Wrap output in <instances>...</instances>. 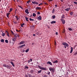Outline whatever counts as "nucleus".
Returning a JSON list of instances; mask_svg holds the SVG:
<instances>
[{
    "label": "nucleus",
    "mask_w": 77,
    "mask_h": 77,
    "mask_svg": "<svg viewBox=\"0 0 77 77\" xmlns=\"http://www.w3.org/2000/svg\"><path fill=\"white\" fill-rule=\"evenodd\" d=\"M38 67L40 69H42V70H47V69H46V68L41 67L40 66H38Z\"/></svg>",
    "instance_id": "1"
},
{
    "label": "nucleus",
    "mask_w": 77,
    "mask_h": 77,
    "mask_svg": "<svg viewBox=\"0 0 77 77\" xmlns=\"http://www.w3.org/2000/svg\"><path fill=\"white\" fill-rule=\"evenodd\" d=\"M49 69L50 70V71L52 72H54L55 69L54 68H49Z\"/></svg>",
    "instance_id": "2"
},
{
    "label": "nucleus",
    "mask_w": 77,
    "mask_h": 77,
    "mask_svg": "<svg viewBox=\"0 0 77 77\" xmlns=\"http://www.w3.org/2000/svg\"><path fill=\"white\" fill-rule=\"evenodd\" d=\"M14 38H12V40L14 41H15L17 39V36L16 35H14Z\"/></svg>",
    "instance_id": "3"
},
{
    "label": "nucleus",
    "mask_w": 77,
    "mask_h": 77,
    "mask_svg": "<svg viewBox=\"0 0 77 77\" xmlns=\"http://www.w3.org/2000/svg\"><path fill=\"white\" fill-rule=\"evenodd\" d=\"M63 45H65L67 47H68L69 45H68V44L67 43H66V42H64L63 43Z\"/></svg>",
    "instance_id": "4"
},
{
    "label": "nucleus",
    "mask_w": 77,
    "mask_h": 77,
    "mask_svg": "<svg viewBox=\"0 0 77 77\" xmlns=\"http://www.w3.org/2000/svg\"><path fill=\"white\" fill-rule=\"evenodd\" d=\"M61 20L63 24H64L65 23V20H63V19H61Z\"/></svg>",
    "instance_id": "5"
},
{
    "label": "nucleus",
    "mask_w": 77,
    "mask_h": 77,
    "mask_svg": "<svg viewBox=\"0 0 77 77\" xmlns=\"http://www.w3.org/2000/svg\"><path fill=\"white\" fill-rule=\"evenodd\" d=\"M32 3L33 4H35V5H38L39 4V3L38 2H37L35 1L34 2H32Z\"/></svg>",
    "instance_id": "6"
},
{
    "label": "nucleus",
    "mask_w": 77,
    "mask_h": 77,
    "mask_svg": "<svg viewBox=\"0 0 77 77\" xmlns=\"http://www.w3.org/2000/svg\"><path fill=\"white\" fill-rule=\"evenodd\" d=\"M25 12L26 14H29V10H28V9H26L25 10Z\"/></svg>",
    "instance_id": "7"
},
{
    "label": "nucleus",
    "mask_w": 77,
    "mask_h": 77,
    "mask_svg": "<svg viewBox=\"0 0 77 77\" xmlns=\"http://www.w3.org/2000/svg\"><path fill=\"white\" fill-rule=\"evenodd\" d=\"M47 64H49V65H53V64H52V63L50 61H48V62L47 63Z\"/></svg>",
    "instance_id": "8"
},
{
    "label": "nucleus",
    "mask_w": 77,
    "mask_h": 77,
    "mask_svg": "<svg viewBox=\"0 0 77 77\" xmlns=\"http://www.w3.org/2000/svg\"><path fill=\"white\" fill-rule=\"evenodd\" d=\"M25 46L26 45L24 44L21 45H20V46H19V48H22V47H25Z\"/></svg>",
    "instance_id": "9"
},
{
    "label": "nucleus",
    "mask_w": 77,
    "mask_h": 77,
    "mask_svg": "<svg viewBox=\"0 0 77 77\" xmlns=\"http://www.w3.org/2000/svg\"><path fill=\"white\" fill-rule=\"evenodd\" d=\"M25 43V42H24V41H22L20 42V45L23 44H24Z\"/></svg>",
    "instance_id": "10"
},
{
    "label": "nucleus",
    "mask_w": 77,
    "mask_h": 77,
    "mask_svg": "<svg viewBox=\"0 0 77 77\" xmlns=\"http://www.w3.org/2000/svg\"><path fill=\"white\" fill-rule=\"evenodd\" d=\"M36 10H41V8L40 7H36Z\"/></svg>",
    "instance_id": "11"
},
{
    "label": "nucleus",
    "mask_w": 77,
    "mask_h": 77,
    "mask_svg": "<svg viewBox=\"0 0 77 77\" xmlns=\"http://www.w3.org/2000/svg\"><path fill=\"white\" fill-rule=\"evenodd\" d=\"M10 63L12 64V66H13V67H14L15 66V65H14V64L13 63V62L12 61H11L10 62Z\"/></svg>",
    "instance_id": "12"
},
{
    "label": "nucleus",
    "mask_w": 77,
    "mask_h": 77,
    "mask_svg": "<svg viewBox=\"0 0 77 77\" xmlns=\"http://www.w3.org/2000/svg\"><path fill=\"white\" fill-rule=\"evenodd\" d=\"M6 68H7L8 69H10L11 68V66L10 65H7Z\"/></svg>",
    "instance_id": "13"
},
{
    "label": "nucleus",
    "mask_w": 77,
    "mask_h": 77,
    "mask_svg": "<svg viewBox=\"0 0 77 77\" xmlns=\"http://www.w3.org/2000/svg\"><path fill=\"white\" fill-rule=\"evenodd\" d=\"M38 20H41L42 18H41V16H40L38 17Z\"/></svg>",
    "instance_id": "14"
},
{
    "label": "nucleus",
    "mask_w": 77,
    "mask_h": 77,
    "mask_svg": "<svg viewBox=\"0 0 77 77\" xmlns=\"http://www.w3.org/2000/svg\"><path fill=\"white\" fill-rule=\"evenodd\" d=\"M56 23V21H52L51 23V24H54V23Z\"/></svg>",
    "instance_id": "15"
},
{
    "label": "nucleus",
    "mask_w": 77,
    "mask_h": 77,
    "mask_svg": "<svg viewBox=\"0 0 77 77\" xmlns=\"http://www.w3.org/2000/svg\"><path fill=\"white\" fill-rule=\"evenodd\" d=\"M71 51H70V53H72V51H73V48H72V47H71Z\"/></svg>",
    "instance_id": "16"
},
{
    "label": "nucleus",
    "mask_w": 77,
    "mask_h": 77,
    "mask_svg": "<svg viewBox=\"0 0 77 77\" xmlns=\"http://www.w3.org/2000/svg\"><path fill=\"white\" fill-rule=\"evenodd\" d=\"M9 15H10V13H9L7 14V17L8 18H9Z\"/></svg>",
    "instance_id": "17"
},
{
    "label": "nucleus",
    "mask_w": 77,
    "mask_h": 77,
    "mask_svg": "<svg viewBox=\"0 0 77 77\" xmlns=\"http://www.w3.org/2000/svg\"><path fill=\"white\" fill-rule=\"evenodd\" d=\"M25 19L26 20V21H29V20H29V18H28L27 17H25Z\"/></svg>",
    "instance_id": "18"
},
{
    "label": "nucleus",
    "mask_w": 77,
    "mask_h": 77,
    "mask_svg": "<svg viewBox=\"0 0 77 77\" xmlns=\"http://www.w3.org/2000/svg\"><path fill=\"white\" fill-rule=\"evenodd\" d=\"M15 17L17 19V20L18 21V16H15Z\"/></svg>",
    "instance_id": "19"
},
{
    "label": "nucleus",
    "mask_w": 77,
    "mask_h": 77,
    "mask_svg": "<svg viewBox=\"0 0 77 77\" xmlns=\"http://www.w3.org/2000/svg\"><path fill=\"white\" fill-rule=\"evenodd\" d=\"M62 18H65V15L63 14L61 17Z\"/></svg>",
    "instance_id": "20"
},
{
    "label": "nucleus",
    "mask_w": 77,
    "mask_h": 77,
    "mask_svg": "<svg viewBox=\"0 0 77 77\" xmlns=\"http://www.w3.org/2000/svg\"><path fill=\"white\" fill-rule=\"evenodd\" d=\"M29 51V49H27L25 51V52L26 53H27Z\"/></svg>",
    "instance_id": "21"
},
{
    "label": "nucleus",
    "mask_w": 77,
    "mask_h": 77,
    "mask_svg": "<svg viewBox=\"0 0 77 77\" xmlns=\"http://www.w3.org/2000/svg\"><path fill=\"white\" fill-rule=\"evenodd\" d=\"M5 33H3V32H2V36H5Z\"/></svg>",
    "instance_id": "22"
},
{
    "label": "nucleus",
    "mask_w": 77,
    "mask_h": 77,
    "mask_svg": "<svg viewBox=\"0 0 77 77\" xmlns=\"http://www.w3.org/2000/svg\"><path fill=\"white\" fill-rule=\"evenodd\" d=\"M24 24H25L24 23H23L22 24H21V26L22 27H23V26H24Z\"/></svg>",
    "instance_id": "23"
},
{
    "label": "nucleus",
    "mask_w": 77,
    "mask_h": 77,
    "mask_svg": "<svg viewBox=\"0 0 77 77\" xmlns=\"http://www.w3.org/2000/svg\"><path fill=\"white\" fill-rule=\"evenodd\" d=\"M42 72V70H40L39 71H38V73L39 74V73H41Z\"/></svg>",
    "instance_id": "24"
},
{
    "label": "nucleus",
    "mask_w": 77,
    "mask_h": 77,
    "mask_svg": "<svg viewBox=\"0 0 77 77\" xmlns=\"http://www.w3.org/2000/svg\"><path fill=\"white\" fill-rule=\"evenodd\" d=\"M4 40L3 39H2L1 40V42H4Z\"/></svg>",
    "instance_id": "25"
},
{
    "label": "nucleus",
    "mask_w": 77,
    "mask_h": 77,
    "mask_svg": "<svg viewBox=\"0 0 77 77\" xmlns=\"http://www.w3.org/2000/svg\"><path fill=\"white\" fill-rule=\"evenodd\" d=\"M24 68L25 69H26H26H28V68H29V67L25 66Z\"/></svg>",
    "instance_id": "26"
},
{
    "label": "nucleus",
    "mask_w": 77,
    "mask_h": 77,
    "mask_svg": "<svg viewBox=\"0 0 77 77\" xmlns=\"http://www.w3.org/2000/svg\"><path fill=\"white\" fill-rule=\"evenodd\" d=\"M69 9H70V8H68L67 9H66L65 11H68L69 10Z\"/></svg>",
    "instance_id": "27"
},
{
    "label": "nucleus",
    "mask_w": 77,
    "mask_h": 77,
    "mask_svg": "<svg viewBox=\"0 0 77 77\" xmlns=\"http://www.w3.org/2000/svg\"><path fill=\"white\" fill-rule=\"evenodd\" d=\"M30 72H31V73L32 74H33V70H31L30 71Z\"/></svg>",
    "instance_id": "28"
},
{
    "label": "nucleus",
    "mask_w": 77,
    "mask_h": 77,
    "mask_svg": "<svg viewBox=\"0 0 77 77\" xmlns=\"http://www.w3.org/2000/svg\"><path fill=\"white\" fill-rule=\"evenodd\" d=\"M52 18L53 19H54V18H56V16H55V15H53V16H52Z\"/></svg>",
    "instance_id": "29"
},
{
    "label": "nucleus",
    "mask_w": 77,
    "mask_h": 77,
    "mask_svg": "<svg viewBox=\"0 0 77 77\" xmlns=\"http://www.w3.org/2000/svg\"><path fill=\"white\" fill-rule=\"evenodd\" d=\"M55 11V10H54V9L52 11V13L53 14Z\"/></svg>",
    "instance_id": "30"
},
{
    "label": "nucleus",
    "mask_w": 77,
    "mask_h": 77,
    "mask_svg": "<svg viewBox=\"0 0 77 77\" xmlns=\"http://www.w3.org/2000/svg\"><path fill=\"white\" fill-rule=\"evenodd\" d=\"M33 16L34 17H35L36 16V14L35 13H33Z\"/></svg>",
    "instance_id": "31"
},
{
    "label": "nucleus",
    "mask_w": 77,
    "mask_h": 77,
    "mask_svg": "<svg viewBox=\"0 0 77 77\" xmlns=\"http://www.w3.org/2000/svg\"><path fill=\"white\" fill-rule=\"evenodd\" d=\"M69 30H70V31H72V29L71 28H69Z\"/></svg>",
    "instance_id": "32"
},
{
    "label": "nucleus",
    "mask_w": 77,
    "mask_h": 77,
    "mask_svg": "<svg viewBox=\"0 0 77 77\" xmlns=\"http://www.w3.org/2000/svg\"><path fill=\"white\" fill-rule=\"evenodd\" d=\"M5 42L6 43L8 44V40H5Z\"/></svg>",
    "instance_id": "33"
},
{
    "label": "nucleus",
    "mask_w": 77,
    "mask_h": 77,
    "mask_svg": "<svg viewBox=\"0 0 77 77\" xmlns=\"http://www.w3.org/2000/svg\"><path fill=\"white\" fill-rule=\"evenodd\" d=\"M29 77H35V76H32L31 75H29Z\"/></svg>",
    "instance_id": "34"
},
{
    "label": "nucleus",
    "mask_w": 77,
    "mask_h": 77,
    "mask_svg": "<svg viewBox=\"0 0 77 77\" xmlns=\"http://www.w3.org/2000/svg\"><path fill=\"white\" fill-rule=\"evenodd\" d=\"M13 23L14 24H17V21H13Z\"/></svg>",
    "instance_id": "35"
},
{
    "label": "nucleus",
    "mask_w": 77,
    "mask_h": 77,
    "mask_svg": "<svg viewBox=\"0 0 77 77\" xmlns=\"http://www.w3.org/2000/svg\"><path fill=\"white\" fill-rule=\"evenodd\" d=\"M18 7H19V8H21V9H23V8H22V7H21V6H19V5H18Z\"/></svg>",
    "instance_id": "36"
},
{
    "label": "nucleus",
    "mask_w": 77,
    "mask_h": 77,
    "mask_svg": "<svg viewBox=\"0 0 77 77\" xmlns=\"http://www.w3.org/2000/svg\"><path fill=\"white\" fill-rule=\"evenodd\" d=\"M70 14L71 15H72L73 14V12H71L70 13Z\"/></svg>",
    "instance_id": "37"
},
{
    "label": "nucleus",
    "mask_w": 77,
    "mask_h": 77,
    "mask_svg": "<svg viewBox=\"0 0 77 77\" xmlns=\"http://www.w3.org/2000/svg\"><path fill=\"white\" fill-rule=\"evenodd\" d=\"M77 54V52H76L75 53H74V56L75 55H76Z\"/></svg>",
    "instance_id": "38"
},
{
    "label": "nucleus",
    "mask_w": 77,
    "mask_h": 77,
    "mask_svg": "<svg viewBox=\"0 0 77 77\" xmlns=\"http://www.w3.org/2000/svg\"><path fill=\"white\" fill-rule=\"evenodd\" d=\"M28 9H31V8H30V5H29L28 6Z\"/></svg>",
    "instance_id": "39"
},
{
    "label": "nucleus",
    "mask_w": 77,
    "mask_h": 77,
    "mask_svg": "<svg viewBox=\"0 0 77 77\" xmlns=\"http://www.w3.org/2000/svg\"><path fill=\"white\" fill-rule=\"evenodd\" d=\"M57 60H56L55 61H54V62H53V63H57Z\"/></svg>",
    "instance_id": "40"
},
{
    "label": "nucleus",
    "mask_w": 77,
    "mask_h": 77,
    "mask_svg": "<svg viewBox=\"0 0 77 77\" xmlns=\"http://www.w3.org/2000/svg\"><path fill=\"white\" fill-rule=\"evenodd\" d=\"M3 66H5V67H6V68L7 66V65H6V64H4L3 65Z\"/></svg>",
    "instance_id": "41"
},
{
    "label": "nucleus",
    "mask_w": 77,
    "mask_h": 77,
    "mask_svg": "<svg viewBox=\"0 0 77 77\" xmlns=\"http://www.w3.org/2000/svg\"><path fill=\"white\" fill-rule=\"evenodd\" d=\"M36 35H39V32H36Z\"/></svg>",
    "instance_id": "42"
},
{
    "label": "nucleus",
    "mask_w": 77,
    "mask_h": 77,
    "mask_svg": "<svg viewBox=\"0 0 77 77\" xmlns=\"http://www.w3.org/2000/svg\"><path fill=\"white\" fill-rule=\"evenodd\" d=\"M37 14L38 15H40L41 13H40V12H38Z\"/></svg>",
    "instance_id": "43"
},
{
    "label": "nucleus",
    "mask_w": 77,
    "mask_h": 77,
    "mask_svg": "<svg viewBox=\"0 0 77 77\" xmlns=\"http://www.w3.org/2000/svg\"><path fill=\"white\" fill-rule=\"evenodd\" d=\"M30 0H29L27 2V3H30Z\"/></svg>",
    "instance_id": "44"
},
{
    "label": "nucleus",
    "mask_w": 77,
    "mask_h": 77,
    "mask_svg": "<svg viewBox=\"0 0 77 77\" xmlns=\"http://www.w3.org/2000/svg\"><path fill=\"white\" fill-rule=\"evenodd\" d=\"M12 9H13L12 8H11L10 9V12H11L12 11Z\"/></svg>",
    "instance_id": "45"
},
{
    "label": "nucleus",
    "mask_w": 77,
    "mask_h": 77,
    "mask_svg": "<svg viewBox=\"0 0 77 77\" xmlns=\"http://www.w3.org/2000/svg\"><path fill=\"white\" fill-rule=\"evenodd\" d=\"M74 4H77V2H74Z\"/></svg>",
    "instance_id": "46"
},
{
    "label": "nucleus",
    "mask_w": 77,
    "mask_h": 77,
    "mask_svg": "<svg viewBox=\"0 0 77 77\" xmlns=\"http://www.w3.org/2000/svg\"><path fill=\"white\" fill-rule=\"evenodd\" d=\"M50 74V72H48V75H49Z\"/></svg>",
    "instance_id": "47"
},
{
    "label": "nucleus",
    "mask_w": 77,
    "mask_h": 77,
    "mask_svg": "<svg viewBox=\"0 0 77 77\" xmlns=\"http://www.w3.org/2000/svg\"><path fill=\"white\" fill-rule=\"evenodd\" d=\"M55 34L56 35H58V33H57V32H56Z\"/></svg>",
    "instance_id": "48"
},
{
    "label": "nucleus",
    "mask_w": 77,
    "mask_h": 77,
    "mask_svg": "<svg viewBox=\"0 0 77 77\" xmlns=\"http://www.w3.org/2000/svg\"><path fill=\"white\" fill-rule=\"evenodd\" d=\"M11 32L12 34H13V35H14V32H13L12 31H11Z\"/></svg>",
    "instance_id": "49"
},
{
    "label": "nucleus",
    "mask_w": 77,
    "mask_h": 77,
    "mask_svg": "<svg viewBox=\"0 0 77 77\" xmlns=\"http://www.w3.org/2000/svg\"><path fill=\"white\" fill-rule=\"evenodd\" d=\"M7 35L8 36V37H9V33H7Z\"/></svg>",
    "instance_id": "50"
},
{
    "label": "nucleus",
    "mask_w": 77,
    "mask_h": 77,
    "mask_svg": "<svg viewBox=\"0 0 77 77\" xmlns=\"http://www.w3.org/2000/svg\"><path fill=\"white\" fill-rule=\"evenodd\" d=\"M49 2H52V1H53V0H48Z\"/></svg>",
    "instance_id": "51"
},
{
    "label": "nucleus",
    "mask_w": 77,
    "mask_h": 77,
    "mask_svg": "<svg viewBox=\"0 0 77 77\" xmlns=\"http://www.w3.org/2000/svg\"><path fill=\"white\" fill-rule=\"evenodd\" d=\"M1 13H2V14H3V11H1Z\"/></svg>",
    "instance_id": "52"
},
{
    "label": "nucleus",
    "mask_w": 77,
    "mask_h": 77,
    "mask_svg": "<svg viewBox=\"0 0 77 77\" xmlns=\"http://www.w3.org/2000/svg\"><path fill=\"white\" fill-rule=\"evenodd\" d=\"M32 18H29V20H30V21H32Z\"/></svg>",
    "instance_id": "53"
},
{
    "label": "nucleus",
    "mask_w": 77,
    "mask_h": 77,
    "mask_svg": "<svg viewBox=\"0 0 77 77\" xmlns=\"http://www.w3.org/2000/svg\"><path fill=\"white\" fill-rule=\"evenodd\" d=\"M16 31H17V32H20V30H19L18 31V30H16Z\"/></svg>",
    "instance_id": "54"
},
{
    "label": "nucleus",
    "mask_w": 77,
    "mask_h": 77,
    "mask_svg": "<svg viewBox=\"0 0 77 77\" xmlns=\"http://www.w3.org/2000/svg\"><path fill=\"white\" fill-rule=\"evenodd\" d=\"M55 8H57V5H55Z\"/></svg>",
    "instance_id": "55"
},
{
    "label": "nucleus",
    "mask_w": 77,
    "mask_h": 77,
    "mask_svg": "<svg viewBox=\"0 0 77 77\" xmlns=\"http://www.w3.org/2000/svg\"><path fill=\"white\" fill-rule=\"evenodd\" d=\"M40 5H43V4L42 3H41L40 4Z\"/></svg>",
    "instance_id": "56"
},
{
    "label": "nucleus",
    "mask_w": 77,
    "mask_h": 77,
    "mask_svg": "<svg viewBox=\"0 0 77 77\" xmlns=\"http://www.w3.org/2000/svg\"><path fill=\"white\" fill-rule=\"evenodd\" d=\"M30 60L31 62H32V59H30Z\"/></svg>",
    "instance_id": "57"
},
{
    "label": "nucleus",
    "mask_w": 77,
    "mask_h": 77,
    "mask_svg": "<svg viewBox=\"0 0 77 77\" xmlns=\"http://www.w3.org/2000/svg\"><path fill=\"white\" fill-rule=\"evenodd\" d=\"M54 45H56V42H55Z\"/></svg>",
    "instance_id": "58"
},
{
    "label": "nucleus",
    "mask_w": 77,
    "mask_h": 77,
    "mask_svg": "<svg viewBox=\"0 0 77 77\" xmlns=\"http://www.w3.org/2000/svg\"><path fill=\"white\" fill-rule=\"evenodd\" d=\"M23 1H21V2H20V3H21V4H22V3H23Z\"/></svg>",
    "instance_id": "59"
},
{
    "label": "nucleus",
    "mask_w": 77,
    "mask_h": 77,
    "mask_svg": "<svg viewBox=\"0 0 77 77\" xmlns=\"http://www.w3.org/2000/svg\"><path fill=\"white\" fill-rule=\"evenodd\" d=\"M25 77H28V76H27V75H25Z\"/></svg>",
    "instance_id": "60"
},
{
    "label": "nucleus",
    "mask_w": 77,
    "mask_h": 77,
    "mask_svg": "<svg viewBox=\"0 0 77 77\" xmlns=\"http://www.w3.org/2000/svg\"><path fill=\"white\" fill-rule=\"evenodd\" d=\"M65 32V30H64L63 31V33H64Z\"/></svg>",
    "instance_id": "61"
},
{
    "label": "nucleus",
    "mask_w": 77,
    "mask_h": 77,
    "mask_svg": "<svg viewBox=\"0 0 77 77\" xmlns=\"http://www.w3.org/2000/svg\"><path fill=\"white\" fill-rule=\"evenodd\" d=\"M28 63H30V60H28Z\"/></svg>",
    "instance_id": "62"
},
{
    "label": "nucleus",
    "mask_w": 77,
    "mask_h": 77,
    "mask_svg": "<svg viewBox=\"0 0 77 77\" xmlns=\"http://www.w3.org/2000/svg\"><path fill=\"white\" fill-rule=\"evenodd\" d=\"M45 5H47V3H45Z\"/></svg>",
    "instance_id": "63"
},
{
    "label": "nucleus",
    "mask_w": 77,
    "mask_h": 77,
    "mask_svg": "<svg viewBox=\"0 0 77 77\" xmlns=\"http://www.w3.org/2000/svg\"><path fill=\"white\" fill-rule=\"evenodd\" d=\"M44 77H47V76L45 75L44 76Z\"/></svg>",
    "instance_id": "64"
}]
</instances>
